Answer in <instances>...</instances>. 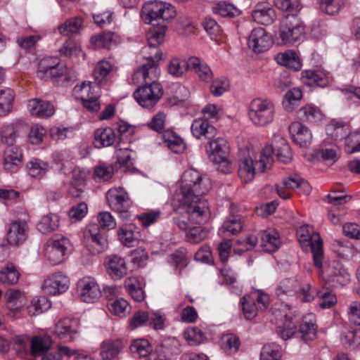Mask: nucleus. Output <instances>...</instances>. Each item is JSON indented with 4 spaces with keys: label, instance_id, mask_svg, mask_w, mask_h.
<instances>
[{
    "label": "nucleus",
    "instance_id": "1",
    "mask_svg": "<svg viewBox=\"0 0 360 360\" xmlns=\"http://www.w3.org/2000/svg\"><path fill=\"white\" fill-rule=\"evenodd\" d=\"M172 206L174 212L181 214L174 218V221L181 230H187L189 223L205 224L210 215L207 201L201 198L188 197L179 202H175V198H173Z\"/></svg>",
    "mask_w": 360,
    "mask_h": 360
},
{
    "label": "nucleus",
    "instance_id": "2",
    "mask_svg": "<svg viewBox=\"0 0 360 360\" xmlns=\"http://www.w3.org/2000/svg\"><path fill=\"white\" fill-rule=\"evenodd\" d=\"M211 186V181L206 175L194 169H187L182 175L179 191L174 195L175 202L184 200L188 197L201 198L210 191Z\"/></svg>",
    "mask_w": 360,
    "mask_h": 360
},
{
    "label": "nucleus",
    "instance_id": "3",
    "mask_svg": "<svg viewBox=\"0 0 360 360\" xmlns=\"http://www.w3.org/2000/svg\"><path fill=\"white\" fill-rule=\"evenodd\" d=\"M274 141L276 143L274 147L271 144H266L262 148L259 161L256 162V165H258V169L261 172L271 168L274 160V150H276V157L280 162L289 163L292 160L291 148L287 141L281 136H277L275 137Z\"/></svg>",
    "mask_w": 360,
    "mask_h": 360
},
{
    "label": "nucleus",
    "instance_id": "4",
    "mask_svg": "<svg viewBox=\"0 0 360 360\" xmlns=\"http://www.w3.org/2000/svg\"><path fill=\"white\" fill-rule=\"evenodd\" d=\"M274 115L275 105L269 99L257 98L249 104L248 117L255 126L264 127L271 123Z\"/></svg>",
    "mask_w": 360,
    "mask_h": 360
},
{
    "label": "nucleus",
    "instance_id": "5",
    "mask_svg": "<svg viewBox=\"0 0 360 360\" xmlns=\"http://www.w3.org/2000/svg\"><path fill=\"white\" fill-rule=\"evenodd\" d=\"M148 62L143 64L141 68L134 73L132 81L134 84H152L160 83L158 79L160 75V70L158 67V63L162 60V52L160 50H156L153 55H143Z\"/></svg>",
    "mask_w": 360,
    "mask_h": 360
},
{
    "label": "nucleus",
    "instance_id": "6",
    "mask_svg": "<svg viewBox=\"0 0 360 360\" xmlns=\"http://www.w3.org/2000/svg\"><path fill=\"white\" fill-rule=\"evenodd\" d=\"M176 15V11L174 6L158 0L148 1L143 5L141 9V16L148 24L158 20L168 21L173 19Z\"/></svg>",
    "mask_w": 360,
    "mask_h": 360
},
{
    "label": "nucleus",
    "instance_id": "7",
    "mask_svg": "<svg viewBox=\"0 0 360 360\" xmlns=\"http://www.w3.org/2000/svg\"><path fill=\"white\" fill-rule=\"evenodd\" d=\"M163 93L160 83L143 84L135 91L134 96L141 107L150 109L158 103Z\"/></svg>",
    "mask_w": 360,
    "mask_h": 360
},
{
    "label": "nucleus",
    "instance_id": "8",
    "mask_svg": "<svg viewBox=\"0 0 360 360\" xmlns=\"http://www.w3.org/2000/svg\"><path fill=\"white\" fill-rule=\"evenodd\" d=\"M304 33V27L295 15H288L281 20L279 37L283 44H292L297 41Z\"/></svg>",
    "mask_w": 360,
    "mask_h": 360
},
{
    "label": "nucleus",
    "instance_id": "9",
    "mask_svg": "<svg viewBox=\"0 0 360 360\" xmlns=\"http://www.w3.org/2000/svg\"><path fill=\"white\" fill-rule=\"evenodd\" d=\"M297 234L301 243L309 245L314 265L321 268L323 258V243L317 232L311 233L308 225L300 226L297 231Z\"/></svg>",
    "mask_w": 360,
    "mask_h": 360
},
{
    "label": "nucleus",
    "instance_id": "10",
    "mask_svg": "<svg viewBox=\"0 0 360 360\" xmlns=\"http://www.w3.org/2000/svg\"><path fill=\"white\" fill-rule=\"evenodd\" d=\"M107 200L110 208L118 213L120 217L128 219L130 217L129 210L131 201L128 193L121 187L112 188L107 193Z\"/></svg>",
    "mask_w": 360,
    "mask_h": 360
},
{
    "label": "nucleus",
    "instance_id": "11",
    "mask_svg": "<svg viewBox=\"0 0 360 360\" xmlns=\"http://www.w3.org/2000/svg\"><path fill=\"white\" fill-rule=\"evenodd\" d=\"M321 276L331 287L342 286L350 281L349 272L336 261L329 263L323 269Z\"/></svg>",
    "mask_w": 360,
    "mask_h": 360
},
{
    "label": "nucleus",
    "instance_id": "12",
    "mask_svg": "<svg viewBox=\"0 0 360 360\" xmlns=\"http://www.w3.org/2000/svg\"><path fill=\"white\" fill-rule=\"evenodd\" d=\"M68 240L65 237L55 236L46 243L45 257L53 265L61 264L67 252Z\"/></svg>",
    "mask_w": 360,
    "mask_h": 360
},
{
    "label": "nucleus",
    "instance_id": "13",
    "mask_svg": "<svg viewBox=\"0 0 360 360\" xmlns=\"http://www.w3.org/2000/svg\"><path fill=\"white\" fill-rule=\"evenodd\" d=\"M77 292L80 300L87 303L95 302L101 295L98 283L91 276H85L78 281Z\"/></svg>",
    "mask_w": 360,
    "mask_h": 360
},
{
    "label": "nucleus",
    "instance_id": "14",
    "mask_svg": "<svg viewBox=\"0 0 360 360\" xmlns=\"http://www.w3.org/2000/svg\"><path fill=\"white\" fill-rule=\"evenodd\" d=\"M70 280L61 273L50 275L44 281L42 290L49 295H56L65 292L69 288Z\"/></svg>",
    "mask_w": 360,
    "mask_h": 360
},
{
    "label": "nucleus",
    "instance_id": "15",
    "mask_svg": "<svg viewBox=\"0 0 360 360\" xmlns=\"http://www.w3.org/2000/svg\"><path fill=\"white\" fill-rule=\"evenodd\" d=\"M84 238L86 246L92 254H99L104 250L105 240L100 233L98 224L89 225L84 232Z\"/></svg>",
    "mask_w": 360,
    "mask_h": 360
},
{
    "label": "nucleus",
    "instance_id": "16",
    "mask_svg": "<svg viewBox=\"0 0 360 360\" xmlns=\"http://www.w3.org/2000/svg\"><path fill=\"white\" fill-rule=\"evenodd\" d=\"M272 39L262 27L255 28L252 30L248 44L256 53H261L268 50L272 44Z\"/></svg>",
    "mask_w": 360,
    "mask_h": 360
},
{
    "label": "nucleus",
    "instance_id": "17",
    "mask_svg": "<svg viewBox=\"0 0 360 360\" xmlns=\"http://www.w3.org/2000/svg\"><path fill=\"white\" fill-rule=\"evenodd\" d=\"M104 264L108 275L114 280H120L127 274L126 261L119 255L107 257Z\"/></svg>",
    "mask_w": 360,
    "mask_h": 360
},
{
    "label": "nucleus",
    "instance_id": "18",
    "mask_svg": "<svg viewBox=\"0 0 360 360\" xmlns=\"http://www.w3.org/2000/svg\"><path fill=\"white\" fill-rule=\"evenodd\" d=\"M51 74V79L58 85H68L76 80L77 74L72 68L66 65H59L58 62L52 63Z\"/></svg>",
    "mask_w": 360,
    "mask_h": 360
},
{
    "label": "nucleus",
    "instance_id": "19",
    "mask_svg": "<svg viewBox=\"0 0 360 360\" xmlns=\"http://www.w3.org/2000/svg\"><path fill=\"white\" fill-rule=\"evenodd\" d=\"M290 136L297 145L300 147H307L311 143V131L300 122H295L289 127Z\"/></svg>",
    "mask_w": 360,
    "mask_h": 360
},
{
    "label": "nucleus",
    "instance_id": "20",
    "mask_svg": "<svg viewBox=\"0 0 360 360\" xmlns=\"http://www.w3.org/2000/svg\"><path fill=\"white\" fill-rule=\"evenodd\" d=\"M22 161V154L17 147H9L4 153L3 166L4 169L15 172L20 167Z\"/></svg>",
    "mask_w": 360,
    "mask_h": 360
},
{
    "label": "nucleus",
    "instance_id": "21",
    "mask_svg": "<svg viewBox=\"0 0 360 360\" xmlns=\"http://www.w3.org/2000/svg\"><path fill=\"white\" fill-rule=\"evenodd\" d=\"M27 226L25 221L13 222L7 233V241L10 245H19L27 238Z\"/></svg>",
    "mask_w": 360,
    "mask_h": 360
},
{
    "label": "nucleus",
    "instance_id": "22",
    "mask_svg": "<svg viewBox=\"0 0 360 360\" xmlns=\"http://www.w3.org/2000/svg\"><path fill=\"white\" fill-rule=\"evenodd\" d=\"M190 70H193L200 80L210 82L212 80L214 74L210 67L202 59L191 56L188 58Z\"/></svg>",
    "mask_w": 360,
    "mask_h": 360
},
{
    "label": "nucleus",
    "instance_id": "23",
    "mask_svg": "<svg viewBox=\"0 0 360 360\" xmlns=\"http://www.w3.org/2000/svg\"><path fill=\"white\" fill-rule=\"evenodd\" d=\"M28 110L32 115L39 118L49 117L55 112L53 105L51 103L39 98L29 101Z\"/></svg>",
    "mask_w": 360,
    "mask_h": 360
},
{
    "label": "nucleus",
    "instance_id": "24",
    "mask_svg": "<svg viewBox=\"0 0 360 360\" xmlns=\"http://www.w3.org/2000/svg\"><path fill=\"white\" fill-rule=\"evenodd\" d=\"M117 70V67L109 61L105 60H100L96 64L93 72L95 83L100 86L106 84L110 74L116 72Z\"/></svg>",
    "mask_w": 360,
    "mask_h": 360
},
{
    "label": "nucleus",
    "instance_id": "25",
    "mask_svg": "<svg viewBox=\"0 0 360 360\" xmlns=\"http://www.w3.org/2000/svg\"><path fill=\"white\" fill-rule=\"evenodd\" d=\"M165 26H161L159 28L153 27L151 28L147 34V39L148 42V46L144 47L142 50L143 55H153L156 52L158 46L160 45L164 40L165 34Z\"/></svg>",
    "mask_w": 360,
    "mask_h": 360
},
{
    "label": "nucleus",
    "instance_id": "26",
    "mask_svg": "<svg viewBox=\"0 0 360 360\" xmlns=\"http://www.w3.org/2000/svg\"><path fill=\"white\" fill-rule=\"evenodd\" d=\"M117 236L122 245L133 247L139 239V231L134 224H128L118 229Z\"/></svg>",
    "mask_w": 360,
    "mask_h": 360
},
{
    "label": "nucleus",
    "instance_id": "27",
    "mask_svg": "<svg viewBox=\"0 0 360 360\" xmlns=\"http://www.w3.org/2000/svg\"><path fill=\"white\" fill-rule=\"evenodd\" d=\"M124 347L121 339H105L100 348V355L103 360L115 359Z\"/></svg>",
    "mask_w": 360,
    "mask_h": 360
},
{
    "label": "nucleus",
    "instance_id": "28",
    "mask_svg": "<svg viewBox=\"0 0 360 360\" xmlns=\"http://www.w3.org/2000/svg\"><path fill=\"white\" fill-rule=\"evenodd\" d=\"M117 144V137L110 127L99 128L94 132V144L96 148H101Z\"/></svg>",
    "mask_w": 360,
    "mask_h": 360
},
{
    "label": "nucleus",
    "instance_id": "29",
    "mask_svg": "<svg viewBox=\"0 0 360 360\" xmlns=\"http://www.w3.org/2000/svg\"><path fill=\"white\" fill-rule=\"evenodd\" d=\"M252 18L259 24L271 25L276 19L275 11L268 4H257L252 12Z\"/></svg>",
    "mask_w": 360,
    "mask_h": 360
},
{
    "label": "nucleus",
    "instance_id": "30",
    "mask_svg": "<svg viewBox=\"0 0 360 360\" xmlns=\"http://www.w3.org/2000/svg\"><path fill=\"white\" fill-rule=\"evenodd\" d=\"M282 243L277 231L268 229L263 232L261 236V247L267 252H274L278 250Z\"/></svg>",
    "mask_w": 360,
    "mask_h": 360
},
{
    "label": "nucleus",
    "instance_id": "31",
    "mask_svg": "<svg viewBox=\"0 0 360 360\" xmlns=\"http://www.w3.org/2000/svg\"><path fill=\"white\" fill-rule=\"evenodd\" d=\"M191 131L193 135L197 139H200L201 137L212 139L216 134L215 127L210 124L209 122L204 118H198L193 122Z\"/></svg>",
    "mask_w": 360,
    "mask_h": 360
},
{
    "label": "nucleus",
    "instance_id": "32",
    "mask_svg": "<svg viewBox=\"0 0 360 360\" xmlns=\"http://www.w3.org/2000/svg\"><path fill=\"white\" fill-rule=\"evenodd\" d=\"M207 155L211 160L214 158L229 155V146L227 141L223 138H217L210 141L205 146Z\"/></svg>",
    "mask_w": 360,
    "mask_h": 360
},
{
    "label": "nucleus",
    "instance_id": "33",
    "mask_svg": "<svg viewBox=\"0 0 360 360\" xmlns=\"http://www.w3.org/2000/svg\"><path fill=\"white\" fill-rule=\"evenodd\" d=\"M55 333L58 336H70V338L79 335H80L79 323L77 320L69 318L61 319L56 324Z\"/></svg>",
    "mask_w": 360,
    "mask_h": 360
},
{
    "label": "nucleus",
    "instance_id": "34",
    "mask_svg": "<svg viewBox=\"0 0 360 360\" xmlns=\"http://www.w3.org/2000/svg\"><path fill=\"white\" fill-rule=\"evenodd\" d=\"M162 139L165 146L174 153H182L186 148L184 140L172 130L164 131Z\"/></svg>",
    "mask_w": 360,
    "mask_h": 360
},
{
    "label": "nucleus",
    "instance_id": "35",
    "mask_svg": "<svg viewBox=\"0 0 360 360\" xmlns=\"http://www.w3.org/2000/svg\"><path fill=\"white\" fill-rule=\"evenodd\" d=\"M256 173L255 162L250 156L242 158L238 165V176L245 183L250 182Z\"/></svg>",
    "mask_w": 360,
    "mask_h": 360
},
{
    "label": "nucleus",
    "instance_id": "36",
    "mask_svg": "<svg viewBox=\"0 0 360 360\" xmlns=\"http://www.w3.org/2000/svg\"><path fill=\"white\" fill-rule=\"evenodd\" d=\"M275 60L279 65L285 66L288 69L293 70H299L302 67L299 57L297 53L292 51H288L276 54L275 56Z\"/></svg>",
    "mask_w": 360,
    "mask_h": 360
},
{
    "label": "nucleus",
    "instance_id": "37",
    "mask_svg": "<svg viewBox=\"0 0 360 360\" xmlns=\"http://www.w3.org/2000/svg\"><path fill=\"white\" fill-rule=\"evenodd\" d=\"M301 75L303 83L309 86H325L328 83V77L320 70H304Z\"/></svg>",
    "mask_w": 360,
    "mask_h": 360
},
{
    "label": "nucleus",
    "instance_id": "38",
    "mask_svg": "<svg viewBox=\"0 0 360 360\" xmlns=\"http://www.w3.org/2000/svg\"><path fill=\"white\" fill-rule=\"evenodd\" d=\"M14 99L13 89L8 87L0 89V116H5L11 112Z\"/></svg>",
    "mask_w": 360,
    "mask_h": 360
},
{
    "label": "nucleus",
    "instance_id": "39",
    "mask_svg": "<svg viewBox=\"0 0 360 360\" xmlns=\"http://www.w3.org/2000/svg\"><path fill=\"white\" fill-rule=\"evenodd\" d=\"M299 331L303 337L317 335L318 326L315 314L309 313L303 316Z\"/></svg>",
    "mask_w": 360,
    "mask_h": 360
},
{
    "label": "nucleus",
    "instance_id": "40",
    "mask_svg": "<svg viewBox=\"0 0 360 360\" xmlns=\"http://www.w3.org/2000/svg\"><path fill=\"white\" fill-rule=\"evenodd\" d=\"M326 133L335 140H345L349 134V127L342 122L333 121L326 127Z\"/></svg>",
    "mask_w": 360,
    "mask_h": 360
},
{
    "label": "nucleus",
    "instance_id": "41",
    "mask_svg": "<svg viewBox=\"0 0 360 360\" xmlns=\"http://www.w3.org/2000/svg\"><path fill=\"white\" fill-rule=\"evenodd\" d=\"M83 22V18L81 17L70 18L60 25L58 30L59 33L63 36L77 34L82 29Z\"/></svg>",
    "mask_w": 360,
    "mask_h": 360
},
{
    "label": "nucleus",
    "instance_id": "42",
    "mask_svg": "<svg viewBox=\"0 0 360 360\" xmlns=\"http://www.w3.org/2000/svg\"><path fill=\"white\" fill-rule=\"evenodd\" d=\"M300 118L304 122L316 124L323 118V114L321 110L314 106L306 105L299 111Z\"/></svg>",
    "mask_w": 360,
    "mask_h": 360
},
{
    "label": "nucleus",
    "instance_id": "43",
    "mask_svg": "<svg viewBox=\"0 0 360 360\" xmlns=\"http://www.w3.org/2000/svg\"><path fill=\"white\" fill-rule=\"evenodd\" d=\"M59 226V217L53 213L43 216L37 224V229L46 234L55 231Z\"/></svg>",
    "mask_w": 360,
    "mask_h": 360
},
{
    "label": "nucleus",
    "instance_id": "44",
    "mask_svg": "<svg viewBox=\"0 0 360 360\" xmlns=\"http://www.w3.org/2000/svg\"><path fill=\"white\" fill-rule=\"evenodd\" d=\"M243 224V217L240 215H233L224 222L220 231L226 233V236L236 235L242 231Z\"/></svg>",
    "mask_w": 360,
    "mask_h": 360
},
{
    "label": "nucleus",
    "instance_id": "45",
    "mask_svg": "<svg viewBox=\"0 0 360 360\" xmlns=\"http://www.w3.org/2000/svg\"><path fill=\"white\" fill-rule=\"evenodd\" d=\"M27 168L31 176L41 179L48 172L49 165L39 159L32 158L27 162Z\"/></svg>",
    "mask_w": 360,
    "mask_h": 360
},
{
    "label": "nucleus",
    "instance_id": "46",
    "mask_svg": "<svg viewBox=\"0 0 360 360\" xmlns=\"http://www.w3.org/2000/svg\"><path fill=\"white\" fill-rule=\"evenodd\" d=\"M20 274L12 263H8L0 270V282L7 285L16 284L19 280Z\"/></svg>",
    "mask_w": 360,
    "mask_h": 360
},
{
    "label": "nucleus",
    "instance_id": "47",
    "mask_svg": "<svg viewBox=\"0 0 360 360\" xmlns=\"http://www.w3.org/2000/svg\"><path fill=\"white\" fill-rule=\"evenodd\" d=\"M168 72L175 77H182L188 70H190L188 65V58L187 60H181L178 58H172L168 64Z\"/></svg>",
    "mask_w": 360,
    "mask_h": 360
},
{
    "label": "nucleus",
    "instance_id": "48",
    "mask_svg": "<svg viewBox=\"0 0 360 360\" xmlns=\"http://www.w3.org/2000/svg\"><path fill=\"white\" fill-rule=\"evenodd\" d=\"M124 287L135 301L141 302L144 300V292L136 278L129 277L125 279Z\"/></svg>",
    "mask_w": 360,
    "mask_h": 360
},
{
    "label": "nucleus",
    "instance_id": "49",
    "mask_svg": "<svg viewBox=\"0 0 360 360\" xmlns=\"http://www.w3.org/2000/svg\"><path fill=\"white\" fill-rule=\"evenodd\" d=\"M281 347L274 342L264 345L260 352V360H281Z\"/></svg>",
    "mask_w": 360,
    "mask_h": 360
},
{
    "label": "nucleus",
    "instance_id": "50",
    "mask_svg": "<svg viewBox=\"0 0 360 360\" xmlns=\"http://www.w3.org/2000/svg\"><path fill=\"white\" fill-rule=\"evenodd\" d=\"M108 307L110 313L120 317L126 316L131 310L128 302L123 298H116L108 302Z\"/></svg>",
    "mask_w": 360,
    "mask_h": 360
},
{
    "label": "nucleus",
    "instance_id": "51",
    "mask_svg": "<svg viewBox=\"0 0 360 360\" xmlns=\"http://www.w3.org/2000/svg\"><path fill=\"white\" fill-rule=\"evenodd\" d=\"M99 86L94 82H84L80 85L75 87V91L79 94L82 101L92 97V93L95 92L99 95Z\"/></svg>",
    "mask_w": 360,
    "mask_h": 360
},
{
    "label": "nucleus",
    "instance_id": "52",
    "mask_svg": "<svg viewBox=\"0 0 360 360\" xmlns=\"http://www.w3.org/2000/svg\"><path fill=\"white\" fill-rule=\"evenodd\" d=\"M115 34L107 33L91 37L90 42L95 49H112L115 45Z\"/></svg>",
    "mask_w": 360,
    "mask_h": 360
},
{
    "label": "nucleus",
    "instance_id": "53",
    "mask_svg": "<svg viewBox=\"0 0 360 360\" xmlns=\"http://www.w3.org/2000/svg\"><path fill=\"white\" fill-rule=\"evenodd\" d=\"M130 350L140 357H146L151 353L153 347L148 339H134L130 345Z\"/></svg>",
    "mask_w": 360,
    "mask_h": 360
},
{
    "label": "nucleus",
    "instance_id": "54",
    "mask_svg": "<svg viewBox=\"0 0 360 360\" xmlns=\"http://www.w3.org/2000/svg\"><path fill=\"white\" fill-rule=\"evenodd\" d=\"M186 344L180 342L179 339H162L160 347L167 354L178 355L186 347Z\"/></svg>",
    "mask_w": 360,
    "mask_h": 360
},
{
    "label": "nucleus",
    "instance_id": "55",
    "mask_svg": "<svg viewBox=\"0 0 360 360\" xmlns=\"http://www.w3.org/2000/svg\"><path fill=\"white\" fill-rule=\"evenodd\" d=\"M302 98V92L300 88H292L285 95L283 105L287 111H292Z\"/></svg>",
    "mask_w": 360,
    "mask_h": 360
},
{
    "label": "nucleus",
    "instance_id": "56",
    "mask_svg": "<svg viewBox=\"0 0 360 360\" xmlns=\"http://www.w3.org/2000/svg\"><path fill=\"white\" fill-rule=\"evenodd\" d=\"M345 150L349 154L360 152V131L349 132L345 137Z\"/></svg>",
    "mask_w": 360,
    "mask_h": 360
},
{
    "label": "nucleus",
    "instance_id": "57",
    "mask_svg": "<svg viewBox=\"0 0 360 360\" xmlns=\"http://www.w3.org/2000/svg\"><path fill=\"white\" fill-rule=\"evenodd\" d=\"M257 243V238L255 236L250 235L245 238L239 239L236 241L233 252L237 255H241L243 252L249 251L254 248Z\"/></svg>",
    "mask_w": 360,
    "mask_h": 360
},
{
    "label": "nucleus",
    "instance_id": "58",
    "mask_svg": "<svg viewBox=\"0 0 360 360\" xmlns=\"http://www.w3.org/2000/svg\"><path fill=\"white\" fill-rule=\"evenodd\" d=\"M17 136V129L14 124H7L0 127V139L2 143L13 146L16 141Z\"/></svg>",
    "mask_w": 360,
    "mask_h": 360
},
{
    "label": "nucleus",
    "instance_id": "59",
    "mask_svg": "<svg viewBox=\"0 0 360 360\" xmlns=\"http://www.w3.org/2000/svg\"><path fill=\"white\" fill-rule=\"evenodd\" d=\"M51 307V304L44 296L32 299L30 306L28 307L29 313L35 316L39 314Z\"/></svg>",
    "mask_w": 360,
    "mask_h": 360
},
{
    "label": "nucleus",
    "instance_id": "60",
    "mask_svg": "<svg viewBox=\"0 0 360 360\" xmlns=\"http://www.w3.org/2000/svg\"><path fill=\"white\" fill-rule=\"evenodd\" d=\"M214 14L221 17H234L238 14V10L232 4L220 1L212 7Z\"/></svg>",
    "mask_w": 360,
    "mask_h": 360
},
{
    "label": "nucleus",
    "instance_id": "61",
    "mask_svg": "<svg viewBox=\"0 0 360 360\" xmlns=\"http://www.w3.org/2000/svg\"><path fill=\"white\" fill-rule=\"evenodd\" d=\"M7 307L11 310L17 311L22 306V295L20 290L11 289L6 293Z\"/></svg>",
    "mask_w": 360,
    "mask_h": 360
},
{
    "label": "nucleus",
    "instance_id": "62",
    "mask_svg": "<svg viewBox=\"0 0 360 360\" xmlns=\"http://www.w3.org/2000/svg\"><path fill=\"white\" fill-rule=\"evenodd\" d=\"M114 168L111 165H99L94 168V179L96 181H105L112 178Z\"/></svg>",
    "mask_w": 360,
    "mask_h": 360
},
{
    "label": "nucleus",
    "instance_id": "63",
    "mask_svg": "<svg viewBox=\"0 0 360 360\" xmlns=\"http://www.w3.org/2000/svg\"><path fill=\"white\" fill-rule=\"evenodd\" d=\"M345 0H321V10L328 15H335L345 5Z\"/></svg>",
    "mask_w": 360,
    "mask_h": 360
},
{
    "label": "nucleus",
    "instance_id": "64",
    "mask_svg": "<svg viewBox=\"0 0 360 360\" xmlns=\"http://www.w3.org/2000/svg\"><path fill=\"white\" fill-rule=\"evenodd\" d=\"M81 51L79 42L72 39H67L59 49L60 55L65 57H70L77 55Z\"/></svg>",
    "mask_w": 360,
    "mask_h": 360
}]
</instances>
